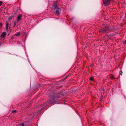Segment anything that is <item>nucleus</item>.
<instances>
[{
  "instance_id": "obj_1",
  "label": "nucleus",
  "mask_w": 126,
  "mask_h": 126,
  "mask_svg": "<svg viewBox=\"0 0 126 126\" xmlns=\"http://www.w3.org/2000/svg\"><path fill=\"white\" fill-rule=\"evenodd\" d=\"M59 96H53L51 97L49 100L44 103L43 105L42 106V108H44L46 106L47 104L49 103H54L56 102L58 100V99L60 97Z\"/></svg>"
},
{
  "instance_id": "obj_2",
  "label": "nucleus",
  "mask_w": 126,
  "mask_h": 126,
  "mask_svg": "<svg viewBox=\"0 0 126 126\" xmlns=\"http://www.w3.org/2000/svg\"><path fill=\"white\" fill-rule=\"evenodd\" d=\"M112 30V29L110 28L109 26L107 27H106L100 29L99 32L102 33H106L109 32L110 31Z\"/></svg>"
},
{
  "instance_id": "obj_3",
  "label": "nucleus",
  "mask_w": 126,
  "mask_h": 126,
  "mask_svg": "<svg viewBox=\"0 0 126 126\" xmlns=\"http://www.w3.org/2000/svg\"><path fill=\"white\" fill-rule=\"evenodd\" d=\"M61 9L59 7L57 8H54V13L58 15L60 14L61 11Z\"/></svg>"
},
{
  "instance_id": "obj_4",
  "label": "nucleus",
  "mask_w": 126,
  "mask_h": 126,
  "mask_svg": "<svg viewBox=\"0 0 126 126\" xmlns=\"http://www.w3.org/2000/svg\"><path fill=\"white\" fill-rule=\"evenodd\" d=\"M22 16L21 14H20L18 16L17 18V21L19 22L20 20H21L22 19Z\"/></svg>"
},
{
  "instance_id": "obj_5",
  "label": "nucleus",
  "mask_w": 126,
  "mask_h": 126,
  "mask_svg": "<svg viewBox=\"0 0 126 126\" xmlns=\"http://www.w3.org/2000/svg\"><path fill=\"white\" fill-rule=\"evenodd\" d=\"M52 7L53 9L54 8H59L57 5V3H54L52 5Z\"/></svg>"
},
{
  "instance_id": "obj_6",
  "label": "nucleus",
  "mask_w": 126,
  "mask_h": 126,
  "mask_svg": "<svg viewBox=\"0 0 126 126\" xmlns=\"http://www.w3.org/2000/svg\"><path fill=\"white\" fill-rule=\"evenodd\" d=\"M6 35V33L5 32H3L1 35V36L2 38L5 37Z\"/></svg>"
},
{
  "instance_id": "obj_7",
  "label": "nucleus",
  "mask_w": 126,
  "mask_h": 126,
  "mask_svg": "<svg viewBox=\"0 0 126 126\" xmlns=\"http://www.w3.org/2000/svg\"><path fill=\"white\" fill-rule=\"evenodd\" d=\"M90 80L92 81H93L94 80V78L92 77H90Z\"/></svg>"
},
{
  "instance_id": "obj_8",
  "label": "nucleus",
  "mask_w": 126,
  "mask_h": 126,
  "mask_svg": "<svg viewBox=\"0 0 126 126\" xmlns=\"http://www.w3.org/2000/svg\"><path fill=\"white\" fill-rule=\"evenodd\" d=\"M20 34V32H19L17 34H15L14 35V36H19Z\"/></svg>"
},
{
  "instance_id": "obj_9",
  "label": "nucleus",
  "mask_w": 126,
  "mask_h": 126,
  "mask_svg": "<svg viewBox=\"0 0 126 126\" xmlns=\"http://www.w3.org/2000/svg\"><path fill=\"white\" fill-rule=\"evenodd\" d=\"M24 123H22L19 124L18 126H24Z\"/></svg>"
},
{
  "instance_id": "obj_10",
  "label": "nucleus",
  "mask_w": 126,
  "mask_h": 126,
  "mask_svg": "<svg viewBox=\"0 0 126 126\" xmlns=\"http://www.w3.org/2000/svg\"><path fill=\"white\" fill-rule=\"evenodd\" d=\"M14 16H12L9 17L8 18L9 20H11Z\"/></svg>"
},
{
  "instance_id": "obj_11",
  "label": "nucleus",
  "mask_w": 126,
  "mask_h": 126,
  "mask_svg": "<svg viewBox=\"0 0 126 126\" xmlns=\"http://www.w3.org/2000/svg\"><path fill=\"white\" fill-rule=\"evenodd\" d=\"M5 24L6 25V26H8V27L9 24H8V22H6Z\"/></svg>"
},
{
  "instance_id": "obj_12",
  "label": "nucleus",
  "mask_w": 126,
  "mask_h": 126,
  "mask_svg": "<svg viewBox=\"0 0 126 126\" xmlns=\"http://www.w3.org/2000/svg\"><path fill=\"white\" fill-rule=\"evenodd\" d=\"M2 2L1 1H0V6H1L2 4Z\"/></svg>"
},
{
  "instance_id": "obj_13",
  "label": "nucleus",
  "mask_w": 126,
  "mask_h": 126,
  "mask_svg": "<svg viewBox=\"0 0 126 126\" xmlns=\"http://www.w3.org/2000/svg\"><path fill=\"white\" fill-rule=\"evenodd\" d=\"M2 24L1 23H0V28H1L0 27L2 26Z\"/></svg>"
},
{
  "instance_id": "obj_14",
  "label": "nucleus",
  "mask_w": 126,
  "mask_h": 126,
  "mask_svg": "<svg viewBox=\"0 0 126 126\" xmlns=\"http://www.w3.org/2000/svg\"><path fill=\"white\" fill-rule=\"evenodd\" d=\"M74 18L73 17H71L70 18V20L71 21H72V20Z\"/></svg>"
},
{
  "instance_id": "obj_15",
  "label": "nucleus",
  "mask_w": 126,
  "mask_h": 126,
  "mask_svg": "<svg viewBox=\"0 0 126 126\" xmlns=\"http://www.w3.org/2000/svg\"><path fill=\"white\" fill-rule=\"evenodd\" d=\"M122 71H121L120 72V75H122Z\"/></svg>"
},
{
  "instance_id": "obj_16",
  "label": "nucleus",
  "mask_w": 126,
  "mask_h": 126,
  "mask_svg": "<svg viewBox=\"0 0 126 126\" xmlns=\"http://www.w3.org/2000/svg\"><path fill=\"white\" fill-rule=\"evenodd\" d=\"M16 23L15 22L14 23V25L13 26V27H14L15 26V25H16Z\"/></svg>"
},
{
  "instance_id": "obj_17",
  "label": "nucleus",
  "mask_w": 126,
  "mask_h": 126,
  "mask_svg": "<svg viewBox=\"0 0 126 126\" xmlns=\"http://www.w3.org/2000/svg\"><path fill=\"white\" fill-rule=\"evenodd\" d=\"M15 36L14 35V36H12L11 38L12 39H13L14 38V37Z\"/></svg>"
},
{
  "instance_id": "obj_18",
  "label": "nucleus",
  "mask_w": 126,
  "mask_h": 126,
  "mask_svg": "<svg viewBox=\"0 0 126 126\" xmlns=\"http://www.w3.org/2000/svg\"><path fill=\"white\" fill-rule=\"evenodd\" d=\"M8 26H6V28L7 30L8 29Z\"/></svg>"
},
{
  "instance_id": "obj_19",
  "label": "nucleus",
  "mask_w": 126,
  "mask_h": 126,
  "mask_svg": "<svg viewBox=\"0 0 126 126\" xmlns=\"http://www.w3.org/2000/svg\"><path fill=\"white\" fill-rule=\"evenodd\" d=\"M16 111V110H13L12 111V112L13 113H15Z\"/></svg>"
},
{
  "instance_id": "obj_20",
  "label": "nucleus",
  "mask_w": 126,
  "mask_h": 126,
  "mask_svg": "<svg viewBox=\"0 0 126 126\" xmlns=\"http://www.w3.org/2000/svg\"><path fill=\"white\" fill-rule=\"evenodd\" d=\"M126 43V40L124 41V44H125Z\"/></svg>"
},
{
  "instance_id": "obj_21",
  "label": "nucleus",
  "mask_w": 126,
  "mask_h": 126,
  "mask_svg": "<svg viewBox=\"0 0 126 126\" xmlns=\"http://www.w3.org/2000/svg\"><path fill=\"white\" fill-rule=\"evenodd\" d=\"M113 78V76H112V77H111V78Z\"/></svg>"
},
{
  "instance_id": "obj_22",
  "label": "nucleus",
  "mask_w": 126,
  "mask_h": 126,
  "mask_svg": "<svg viewBox=\"0 0 126 126\" xmlns=\"http://www.w3.org/2000/svg\"><path fill=\"white\" fill-rule=\"evenodd\" d=\"M33 117H32V118H33Z\"/></svg>"
},
{
  "instance_id": "obj_23",
  "label": "nucleus",
  "mask_w": 126,
  "mask_h": 126,
  "mask_svg": "<svg viewBox=\"0 0 126 126\" xmlns=\"http://www.w3.org/2000/svg\"><path fill=\"white\" fill-rule=\"evenodd\" d=\"M1 9L0 8V10Z\"/></svg>"
},
{
  "instance_id": "obj_24",
  "label": "nucleus",
  "mask_w": 126,
  "mask_h": 126,
  "mask_svg": "<svg viewBox=\"0 0 126 126\" xmlns=\"http://www.w3.org/2000/svg\"><path fill=\"white\" fill-rule=\"evenodd\" d=\"M59 94H58V96H59Z\"/></svg>"
}]
</instances>
